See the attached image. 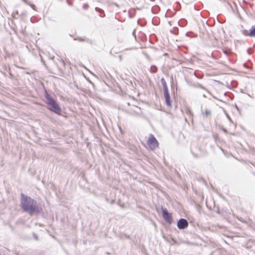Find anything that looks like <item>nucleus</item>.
Here are the masks:
<instances>
[{"label":"nucleus","instance_id":"nucleus-3","mask_svg":"<svg viewBox=\"0 0 255 255\" xmlns=\"http://www.w3.org/2000/svg\"><path fill=\"white\" fill-rule=\"evenodd\" d=\"M146 144L148 148L152 150H154L159 146V143L157 140L152 134L149 135Z\"/></svg>","mask_w":255,"mask_h":255},{"label":"nucleus","instance_id":"nucleus-4","mask_svg":"<svg viewBox=\"0 0 255 255\" xmlns=\"http://www.w3.org/2000/svg\"><path fill=\"white\" fill-rule=\"evenodd\" d=\"M162 216L164 220L168 224H171L172 222V218L171 214L169 213L166 209L162 210Z\"/></svg>","mask_w":255,"mask_h":255},{"label":"nucleus","instance_id":"nucleus-8","mask_svg":"<svg viewBox=\"0 0 255 255\" xmlns=\"http://www.w3.org/2000/svg\"><path fill=\"white\" fill-rule=\"evenodd\" d=\"M248 36H250V37H254V36H255V27L252 28L251 30H250V32L247 34Z\"/></svg>","mask_w":255,"mask_h":255},{"label":"nucleus","instance_id":"nucleus-2","mask_svg":"<svg viewBox=\"0 0 255 255\" xmlns=\"http://www.w3.org/2000/svg\"><path fill=\"white\" fill-rule=\"evenodd\" d=\"M45 98L46 99V103L48 106V109L57 115H61V108L56 101L48 93L46 94Z\"/></svg>","mask_w":255,"mask_h":255},{"label":"nucleus","instance_id":"nucleus-9","mask_svg":"<svg viewBox=\"0 0 255 255\" xmlns=\"http://www.w3.org/2000/svg\"><path fill=\"white\" fill-rule=\"evenodd\" d=\"M96 10L99 12L101 14H103L104 15V11L102 9H101V8H100L99 7H96ZM101 16H103V15H101Z\"/></svg>","mask_w":255,"mask_h":255},{"label":"nucleus","instance_id":"nucleus-10","mask_svg":"<svg viewBox=\"0 0 255 255\" xmlns=\"http://www.w3.org/2000/svg\"><path fill=\"white\" fill-rule=\"evenodd\" d=\"M30 6H31V7H32V9H33L34 10L35 9L36 6H35V5L31 4Z\"/></svg>","mask_w":255,"mask_h":255},{"label":"nucleus","instance_id":"nucleus-7","mask_svg":"<svg viewBox=\"0 0 255 255\" xmlns=\"http://www.w3.org/2000/svg\"><path fill=\"white\" fill-rule=\"evenodd\" d=\"M161 82L163 88V92H165L168 91L166 81H165V79L163 78H162L161 79Z\"/></svg>","mask_w":255,"mask_h":255},{"label":"nucleus","instance_id":"nucleus-6","mask_svg":"<svg viewBox=\"0 0 255 255\" xmlns=\"http://www.w3.org/2000/svg\"><path fill=\"white\" fill-rule=\"evenodd\" d=\"M164 98L166 104L168 107H171V103L170 101V97L168 91L164 92Z\"/></svg>","mask_w":255,"mask_h":255},{"label":"nucleus","instance_id":"nucleus-5","mask_svg":"<svg viewBox=\"0 0 255 255\" xmlns=\"http://www.w3.org/2000/svg\"><path fill=\"white\" fill-rule=\"evenodd\" d=\"M177 227L179 229H184L186 228L188 226V223L186 219H180L177 222Z\"/></svg>","mask_w":255,"mask_h":255},{"label":"nucleus","instance_id":"nucleus-11","mask_svg":"<svg viewBox=\"0 0 255 255\" xmlns=\"http://www.w3.org/2000/svg\"><path fill=\"white\" fill-rule=\"evenodd\" d=\"M83 7H84V8L86 9L88 7V5L87 4H84L83 5Z\"/></svg>","mask_w":255,"mask_h":255},{"label":"nucleus","instance_id":"nucleus-1","mask_svg":"<svg viewBox=\"0 0 255 255\" xmlns=\"http://www.w3.org/2000/svg\"><path fill=\"white\" fill-rule=\"evenodd\" d=\"M21 205L24 211L29 213L30 214L38 213L40 210L33 199L25 197L23 195H22Z\"/></svg>","mask_w":255,"mask_h":255},{"label":"nucleus","instance_id":"nucleus-12","mask_svg":"<svg viewBox=\"0 0 255 255\" xmlns=\"http://www.w3.org/2000/svg\"><path fill=\"white\" fill-rule=\"evenodd\" d=\"M154 72H155L156 70V67H154Z\"/></svg>","mask_w":255,"mask_h":255}]
</instances>
